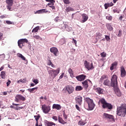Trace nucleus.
Here are the masks:
<instances>
[{
	"mask_svg": "<svg viewBox=\"0 0 126 126\" xmlns=\"http://www.w3.org/2000/svg\"><path fill=\"white\" fill-rule=\"evenodd\" d=\"M46 1L47 2H50V3H51V4H54L55 2V0H46Z\"/></svg>",
	"mask_w": 126,
	"mask_h": 126,
	"instance_id": "42",
	"label": "nucleus"
},
{
	"mask_svg": "<svg viewBox=\"0 0 126 126\" xmlns=\"http://www.w3.org/2000/svg\"><path fill=\"white\" fill-rule=\"evenodd\" d=\"M41 14L44 13H47L48 11H46V9H43L41 10Z\"/></svg>",
	"mask_w": 126,
	"mask_h": 126,
	"instance_id": "49",
	"label": "nucleus"
},
{
	"mask_svg": "<svg viewBox=\"0 0 126 126\" xmlns=\"http://www.w3.org/2000/svg\"><path fill=\"white\" fill-rule=\"evenodd\" d=\"M110 80H108V79H106L104 80V82H103V85H104L105 86H109L110 85Z\"/></svg>",
	"mask_w": 126,
	"mask_h": 126,
	"instance_id": "28",
	"label": "nucleus"
},
{
	"mask_svg": "<svg viewBox=\"0 0 126 126\" xmlns=\"http://www.w3.org/2000/svg\"><path fill=\"white\" fill-rule=\"evenodd\" d=\"M25 100V97L21 94H17L15 97V101L16 102H19V100L24 101Z\"/></svg>",
	"mask_w": 126,
	"mask_h": 126,
	"instance_id": "10",
	"label": "nucleus"
},
{
	"mask_svg": "<svg viewBox=\"0 0 126 126\" xmlns=\"http://www.w3.org/2000/svg\"><path fill=\"white\" fill-rule=\"evenodd\" d=\"M0 76H1V78L4 79L6 77V75L5 74V71H3L1 72L0 74Z\"/></svg>",
	"mask_w": 126,
	"mask_h": 126,
	"instance_id": "25",
	"label": "nucleus"
},
{
	"mask_svg": "<svg viewBox=\"0 0 126 126\" xmlns=\"http://www.w3.org/2000/svg\"><path fill=\"white\" fill-rule=\"evenodd\" d=\"M59 122L62 124H63V118H61L60 116H59Z\"/></svg>",
	"mask_w": 126,
	"mask_h": 126,
	"instance_id": "40",
	"label": "nucleus"
},
{
	"mask_svg": "<svg viewBox=\"0 0 126 126\" xmlns=\"http://www.w3.org/2000/svg\"><path fill=\"white\" fill-rule=\"evenodd\" d=\"M89 17L87 15V14L85 13H83L82 14V21H81V22H82V23H84V22H86L88 20Z\"/></svg>",
	"mask_w": 126,
	"mask_h": 126,
	"instance_id": "14",
	"label": "nucleus"
},
{
	"mask_svg": "<svg viewBox=\"0 0 126 126\" xmlns=\"http://www.w3.org/2000/svg\"><path fill=\"white\" fill-rule=\"evenodd\" d=\"M96 92L99 94H102L103 93V90L101 88H97L96 89Z\"/></svg>",
	"mask_w": 126,
	"mask_h": 126,
	"instance_id": "26",
	"label": "nucleus"
},
{
	"mask_svg": "<svg viewBox=\"0 0 126 126\" xmlns=\"http://www.w3.org/2000/svg\"><path fill=\"white\" fill-rule=\"evenodd\" d=\"M62 108V107L59 104H54L53 105H52V109H56V110H61Z\"/></svg>",
	"mask_w": 126,
	"mask_h": 126,
	"instance_id": "19",
	"label": "nucleus"
},
{
	"mask_svg": "<svg viewBox=\"0 0 126 126\" xmlns=\"http://www.w3.org/2000/svg\"><path fill=\"white\" fill-rule=\"evenodd\" d=\"M72 43H75V44L76 46L77 44V41L74 39V38H72Z\"/></svg>",
	"mask_w": 126,
	"mask_h": 126,
	"instance_id": "51",
	"label": "nucleus"
},
{
	"mask_svg": "<svg viewBox=\"0 0 126 126\" xmlns=\"http://www.w3.org/2000/svg\"><path fill=\"white\" fill-rule=\"evenodd\" d=\"M103 117L106 119H110L114 121V116L108 113H103Z\"/></svg>",
	"mask_w": 126,
	"mask_h": 126,
	"instance_id": "13",
	"label": "nucleus"
},
{
	"mask_svg": "<svg viewBox=\"0 0 126 126\" xmlns=\"http://www.w3.org/2000/svg\"><path fill=\"white\" fill-rule=\"evenodd\" d=\"M60 71V69L58 68L56 70L53 69V70H49L48 72L49 74H50L51 76H52L53 78H55V77L58 76V75L59 74Z\"/></svg>",
	"mask_w": 126,
	"mask_h": 126,
	"instance_id": "5",
	"label": "nucleus"
},
{
	"mask_svg": "<svg viewBox=\"0 0 126 126\" xmlns=\"http://www.w3.org/2000/svg\"><path fill=\"white\" fill-rule=\"evenodd\" d=\"M87 76L84 74H82L76 76V79L79 81H83L86 78Z\"/></svg>",
	"mask_w": 126,
	"mask_h": 126,
	"instance_id": "15",
	"label": "nucleus"
},
{
	"mask_svg": "<svg viewBox=\"0 0 126 126\" xmlns=\"http://www.w3.org/2000/svg\"><path fill=\"white\" fill-rule=\"evenodd\" d=\"M121 36H122V31L119 30V33H118V36L120 37Z\"/></svg>",
	"mask_w": 126,
	"mask_h": 126,
	"instance_id": "55",
	"label": "nucleus"
},
{
	"mask_svg": "<svg viewBox=\"0 0 126 126\" xmlns=\"http://www.w3.org/2000/svg\"><path fill=\"white\" fill-rule=\"evenodd\" d=\"M106 27L107 29H108L110 31H111L113 30V27L110 24L106 25Z\"/></svg>",
	"mask_w": 126,
	"mask_h": 126,
	"instance_id": "35",
	"label": "nucleus"
},
{
	"mask_svg": "<svg viewBox=\"0 0 126 126\" xmlns=\"http://www.w3.org/2000/svg\"><path fill=\"white\" fill-rule=\"evenodd\" d=\"M3 95H7L8 92H4L3 93Z\"/></svg>",
	"mask_w": 126,
	"mask_h": 126,
	"instance_id": "61",
	"label": "nucleus"
},
{
	"mask_svg": "<svg viewBox=\"0 0 126 126\" xmlns=\"http://www.w3.org/2000/svg\"><path fill=\"white\" fill-rule=\"evenodd\" d=\"M117 115L120 117H125L126 115V105L123 104L117 108Z\"/></svg>",
	"mask_w": 126,
	"mask_h": 126,
	"instance_id": "1",
	"label": "nucleus"
},
{
	"mask_svg": "<svg viewBox=\"0 0 126 126\" xmlns=\"http://www.w3.org/2000/svg\"><path fill=\"white\" fill-rule=\"evenodd\" d=\"M39 29V26L35 27L32 31V32H37Z\"/></svg>",
	"mask_w": 126,
	"mask_h": 126,
	"instance_id": "32",
	"label": "nucleus"
},
{
	"mask_svg": "<svg viewBox=\"0 0 126 126\" xmlns=\"http://www.w3.org/2000/svg\"><path fill=\"white\" fill-rule=\"evenodd\" d=\"M102 36V34L99 32H96V33H95V40H96V42H97V41L101 38V37Z\"/></svg>",
	"mask_w": 126,
	"mask_h": 126,
	"instance_id": "18",
	"label": "nucleus"
},
{
	"mask_svg": "<svg viewBox=\"0 0 126 126\" xmlns=\"http://www.w3.org/2000/svg\"><path fill=\"white\" fill-rule=\"evenodd\" d=\"M4 69V66H2L0 68V71Z\"/></svg>",
	"mask_w": 126,
	"mask_h": 126,
	"instance_id": "64",
	"label": "nucleus"
},
{
	"mask_svg": "<svg viewBox=\"0 0 126 126\" xmlns=\"http://www.w3.org/2000/svg\"><path fill=\"white\" fill-rule=\"evenodd\" d=\"M34 117L35 118V121H36V122H38L40 117V115H38L37 116H34Z\"/></svg>",
	"mask_w": 126,
	"mask_h": 126,
	"instance_id": "38",
	"label": "nucleus"
},
{
	"mask_svg": "<svg viewBox=\"0 0 126 126\" xmlns=\"http://www.w3.org/2000/svg\"><path fill=\"white\" fill-rule=\"evenodd\" d=\"M3 38V33L0 32V40H2Z\"/></svg>",
	"mask_w": 126,
	"mask_h": 126,
	"instance_id": "57",
	"label": "nucleus"
},
{
	"mask_svg": "<svg viewBox=\"0 0 126 126\" xmlns=\"http://www.w3.org/2000/svg\"><path fill=\"white\" fill-rule=\"evenodd\" d=\"M106 19L108 21H112V17L111 16H107L106 17Z\"/></svg>",
	"mask_w": 126,
	"mask_h": 126,
	"instance_id": "43",
	"label": "nucleus"
},
{
	"mask_svg": "<svg viewBox=\"0 0 126 126\" xmlns=\"http://www.w3.org/2000/svg\"><path fill=\"white\" fill-rule=\"evenodd\" d=\"M105 39H106V40L107 41V42H110V39H111V38H110V36H109V35H105Z\"/></svg>",
	"mask_w": 126,
	"mask_h": 126,
	"instance_id": "39",
	"label": "nucleus"
},
{
	"mask_svg": "<svg viewBox=\"0 0 126 126\" xmlns=\"http://www.w3.org/2000/svg\"><path fill=\"white\" fill-rule=\"evenodd\" d=\"M33 37L36 40H42V38L39 35H34Z\"/></svg>",
	"mask_w": 126,
	"mask_h": 126,
	"instance_id": "36",
	"label": "nucleus"
},
{
	"mask_svg": "<svg viewBox=\"0 0 126 126\" xmlns=\"http://www.w3.org/2000/svg\"><path fill=\"white\" fill-rule=\"evenodd\" d=\"M11 83V81L10 80H8V82L6 83L7 86H9V85Z\"/></svg>",
	"mask_w": 126,
	"mask_h": 126,
	"instance_id": "54",
	"label": "nucleus"
},
{
	"mask_svg": "<svg viewBox=\"0 0 126 126\" xmlns=\"http://www.w3.org/2000/svg\"><path fill=\"white\" fill-rule=\"evenodd\" d=\"M123 18H124V16H121L119 18V19L122 22V21H123Z\"/></svg>",
	"mask_w": 126,
	"mask_h": 126,
	"instance_id": "58",
	"label": "nucleus"
},
{
	"mask_svg": "<svg viewBox=\"0 0 126 126\" xmlns=\"http://www.w3.org/2000/svg\"><path fill=\"white\" fill-rule=\"evenodd\" d=\"M35 14H42L41 10L36 11Z\"/></svg>",
	"mask_w": 126,
	"mask_h": 126,
	"instance_id": "53",
	"label": "nucleus"
},
{
	"mask_svg": "<svg viewBox=\"0 0 126 126\" xmlns=\"http://www.w3.org/2000/svg\"><path fill=\"white\" fill-rule=\"evenodd\" d=\"M64 29L68 32H70L71 30V28H69L67 25H64Z\"/></svg>",
	"mask_w": 126,
	"mask_h": 126,
	"instance_id": "34",
	"label": "nucleus"
},
{
	"mask_svg": "<svg viewBox=\"0 0 126 126\" xmlns=\"http://www.w3.org/2000/svg\"><path fill=\"white\" fill-rule=\"evenodd\" d=\"M82 84H83V87L85 90H87L88 88L89 84H88V81L87 80L82 82Z\"/></svg>",
	"mask_w": 126,
	"mask_h": 126,
	"instance_id": "20",
	"label": "nucleus"
},
{
	"mask_svg": "<svg viewBox=\"0 0 126 126\" xmlns=\"http://www.w3.org/2000/svg\"><path fill=\"white\" fill-rule=\"evenodd\" d=\"M37 90H38V87H36L32 89H28V91L31 93H34L37 91Z\"/></svg>",
	"mask_w": 126,
	"mask_h": 126,
	"instance_id": "21",
	"label": "nucleus"
},
{
	"mask_svg": "<svg viewBox=\"0 0 126 126\" xmlns=\"http://www.w3.org/2000/svg\"><path fill=\"white\" fill-rule=\"evenodd\" d=\"M99 102L102 104V107L103 109H108V110H111L112 109V105L106 102L105 99L102 98L99 100Z\"/></svg>",
	"mask_w": 126,
	"mask_h": 126,
	"instance_id": "3",
	"label": "nucleus"
},
{
	"mask_svg": "<svg viewBox=\"0 0 126 126\" xmlns=\"http://www.w3.org/2000/svg\"><path fill=\"white\" fill-rule=\"evenodd\" d=\"M52 64V63L51 61L50 60H49V63H48V65H51Z\"/></svg>",
	"mask_w": 126,
	"mask_h": 126,
	"instance_id": "60",
	"label": "nucleus"
},
{
	"mask_svg": "<svg viewBox=\"0 0 126 126\" xmlns=\"http://www.w3.org/2000/svg\"><path fill=\"white\" fill-rule=\"evenodd\" d=\"M52 119H53L55 121H58V117L55 116L52 117Z\"/></svg>",
	"mask_w": 126,
	"mask_h": 126,
	"instance_id": "50",
	"label": "nucleus"
},
{
	"mask_svg": "<svg viewBox=\"0 0 126 126\" xmlns=\"http://www.w3.org/2000/svg\"><path fill=\"white\" fill-rule=\"evenodd\" d=\"M85 125V123L82 120H80L78 122V125L84 126Z\"/></svg>",
	"mask_w": 126,
	"mask_h": 126,
	"instance_id": "37",
	"label": "nucleus"
},
{
	"mask_svg": "<svg viewBox=\"0 0 126 126\" xmlns=\"http://www.w3.org/2000/svg\"><path fill=\"white\" fill-rule=\"evenodd\" d=\"M63 2L65 4H69L70 3L69 0H63Z\"/></svg>",
	"mask_w": 126,
	"mask_h": 126,
	"instance_id": "46",
	"label": "nucleus"
},
{
	"mask_svg": "<svg viewBox=\"0 0 126 126\" xmlns=\"http://www.w3.org/2000/svg\"><path fill=\"white\" fill-rule=\"evenodd\" d=\"M114 5V4L112 3V2L110 3H107L104 4L105 8L108 9L109 7H112Z\"/></svg>",
	"mask_w": 126,
	"mask_h": 126,
	"instance_id": "22",
	"label": "nucleus"
},
{
	"mask_svg": "<svg viewBox=\"0 0 126 126\" xmlns=\"http://www.w3.org/2000/svg\"><path fill=\"white\" fill-rule=\"evenodd\" d=\"M6 23L8 25H11L12 24V22L10 21L7 20L6 21Z\"/></svg>",
	"mask_w": 126,
	"mask_h": 126,
	"instance_id": "52",
	"label": "nucleus"
},
{
	"mask_svg": "<svg viewBox=\"0 0 126 126\" xmlns=\"http://www.w3.org/2000/svg\"><path fill=\"white\" fill-rule=\"evenodd\" d=\"M118 64V62H115L114 63H113L112 65L111 66H110V69L112 70L114 69V67H116L117 66Z\"/></svg>",
	"mask_w": 126,
	"mask_h": 126,
	"instance_id": "24",
	"label": "nucleus"
},
{
	"mask_svg": "<svg viewBox=\"0 0 126 126\" xmlns=\"http://www.w3.org/2000/svg\"><path fill=\"white\" fill-rule=\"evenodd\" d=\"M83 88L81 86H77L75 88V90L76 91H80L81 90H83Z\"/></svg>",
	"mask_w": 126,
	"mask_h": 126,
	"instance_id": "31",
	"label": "nucleus"
},
{
	"mask_svg": "<svg viewBox=\"0 0 126 126\" xmlns=\"http://www.w3.org/2000/svg\"><path fill=\"white\" fill-rule=\"evenodd\" d=\"M75 100H76V103H77V104H78L79 105H81L82 104V97L78 96L76 97Z\"/></svg>",
	"mask_w": 126,
	"mask_h": 126,
	"instance_id": "16",
	"label": "nucleus"
},
{
	"mask_svg": "<svg viewBox=\"0 0 126 126\" xmlns=\"http://www.w3.org/2000/svg\"><path fill=\"white\" fill-rule=\"evenodd\" d=\"M85 102L88 104V111H92L94 109L95 107V104L93 102V100L90 99L89 97H86L85 99Z\"/></svg>",
	"mask_w": 126,
	"mask_h": 126,
	"instance_id": "2",
	"label": "nucleus"
},
{
	"mask_svg": "<svg viewBox=\"0 0 126 126\" xmlns=\"http://www.w3.org/2000/svg\"><path fill=\"white\" fill-rule=\"evenodd\" d=\"M33 82L35 84H37L39 83L38 80H37V79H34V80H33Z\"/></svg>",
	"mask_w": 126,
	"mask_h": 126,
	"instance_id": "48",
	"label": "nucleus"
},
{
	"mask_svg": "<svg viewBox=\"0 0 126 126\" xmlns=\"http://www.w3.org/2000/svg\"><path fill=\"white\" fill-rule=\"evenodd\" d=\"M126 76V71L124 66L121 67V76L124 77Z\"/></svg>",
	"mask_w": 126,
	"mask_h": 126,
	"instance_id": "17",
	"label": "nucleus"
},
{
	"mask_svg": "<svg viewBox=\"0 0 126 126\" xmlns=\"http://www.w3.org/2000/svg\"><path fill=\"white\" fill-rule=\"evenodd\" d=\"M106 79H108V76H107V75H103L101 76V77L100 79V82H102Z\"/></svg>",
	"mask_w": 126,
	"mask_h": 126,
	"instance_id": "29",
	"label": "nucleus"
},
{
	"mask_svg": "<svg viewBox=\"0 0 126 126\" xmlns=\"http://www.w3.org/2000/svg\"><path fill=\"white\" fill-rule=\"evenodd\" d=\"M50 52L53 54L55 56H58L59 53V50L58 48L55 47H51L50 49Z\"/></svg>",
	"mask_w": 126,
	"mask_h": 126,
	"instance_id": "12",
	"label": "nucleus"
},
{
	"mask_svg": "<svg viewBox=\"0 0 126 126\" xmlns=\"http://www.w3.org/2000/svg\"><path fill=\"white\" fill-rule=\"evenodd\" d=\"M63 73H62V75L59 77V79H62L63 77Z\"/></svg>",
	"mask_w": 126,
	"mask_h": 126,
	"instance_id": "63",
	"label": "nucleus"
},
{
	"mask_svg": "<svg viewBox=\"0 0 126 126\" xmlns=\"http://www.w3.org/2000/svg\"><path fill=\"white\" fill-rule=\"evenodd\" d=\"M72 9V8L71 7H70L68 6V7H67L66 8L65 10H66V12H69L70 11H71Z\"/></svg>",
	"mask_w": 126,
	"mask_h": 126,
	"instance_id": "44",
	"label": "nucleus"
},
{
	"mask_svg": "<svg viewBox=\"0 0 126 126\" xmlns=\"http://www.w3.org/2000/svg\"><path fill=\"white\" fill-rule=\"evenodd\" d=\"M110 86L113 88H116L118 86V77L116 75L114 74L112 76L111 81L110 82Z\"/></svg>",
	"mask_w": 126,
	"mask_h": 126,
	"instance_id": "4",
	"label": "nucleus"
},
{
	"mask_svg": "<svg viewBox=\"0 0 126 126\" xmlns=\"http://www.w3.org/2000/svg\"><path fill=\"white\" fill-rule=\"evenodd\" d=\"M115 94L117 95V96L120 97L121 95V93L120 90L119 89H116L115 90Z\"/></svg>",
	"mask_w": 126,
	"mask_h": 126,
	"instance_id": "23",
	"label": "nucleus"
},
{
	"mask_svg": "<svg viewBox=\"0 0 126 126\" xmlns=\"http://www.w3.org/2000/svg\"><path fill=\"white\" fill-rule=\"evenodd\" d=\"M56 126V124L53 122H47L46 123V126Z\"/></svg>",
	"mask_w": 126,
	"mask_h": 126,
	"instance_id": "33",
	"label": "nucleus"
},
{
	"mask_svg": "<svg viewBox=\"0 0 126 126\" xmlns=\"http://www.w3.org/2000/svg\"><path fill=\"white\" fill-rule=\"evenodd\" d=\"M65 88V91H66L68 94H71L74 91V88L72 86H66Z\"/></svg>",
	"mask_w": 126,
	"mask_h": 126,
	"instance_id": "11",
	"label": "nucleus"
},
{
	"mask_svg": "<svg viewBox=\"0 0 126 126\" xmlns=\"http://www.w3.org/2000/svg\"><path fill=\"white\" fill-rule=\"evenodd\" d=\"M76 108L77 110H78V111H81L80 107L78 106L77 105H76Z\"/></svg>",
	"mask_w": 126,
	"mask_h": 126,
	"instance_id": "56",
	"label": "nucleus"
},
{
	"mask_svg": "<svg viewBox=\"0 0 126 126\" xmlns=\"http://www.w3.org/2000/svg\"><path fill=\"white\" fill-rule=\"evenodd\" d=\"M50 8H52V10L55 9V6H50Z\"/></svg>",
	"mask_w": 126,
	"mask_h": 126,
	"instance_id": "62",
	"label": "nucleus"
},
{
	"mask_svg": "<svg viewBox=\"0 0 126 126\" xmlns=\"http://www.w3.org/2000/svg\"><path fill=\"white\" fill-rule=\"evenodd\" d=\"M100 56H101L102 57L105 58V57H106V54L105 53L102 52V53H100Z\"/></svg>",
	"mask_w": 126,
	"mask_h": 126,
	"instance_id": "47",
	"label": "nucleus"
},
{
	"mask_svg": "<svg viewBox=\"0 0 126 126\" xmlns=\"http://www.w3.org/2000/svg\"><path fill=\"white\" fill-rule=\"evenodd\" d=\"M54 4H52V3H48V5L49 6V7H50V6H54Z\"/></svg>",
	"mask_w": 126,
	"mask_h": 126,
	"instance_id": "59",
	"label": "nucleus"
},
{
	"mask_svg": "<svg viewBox=\"0 0 126 126\" xmlns=\"http://www.w3.org/2000/svg\"><path fill=\"white\" fill-rule=\"evenodd\" d=\"M68 71L70 74V76H71V77L73 78L74 77V73L72 69L71 68H69Z\"/></svg>",
	"mask_w": 126,
	"mask_h": 126,
	"instance_id": "30",
	"label": "nucleus"
},
{
	"mask_svg": "<svg viewBox=\"0 0 126 126\" xmlns=\"http://www.w3.org/2000/svg\"><path fill=\"white\" fill-rule=\"evenodd\" d=\"M41 109L44 114H47L51 110V106H47L45 104L42 105Z\"/></svg>",
	"mask_w": 126,
	"mask_h": 126,
	"instance_id": "9",
	"label": "nucleus"
},
{
	"mask_svg": "<svg viewBox=\"0 0 126 126\" xmlns=\"http://www.w3.org/2000/svg\"><path fill=\"white\" fill-rule=\"evenodd\" d=\"M61 20V19H60V17L57 16L56 18L55 19V22H59Z\"/></svg>",
	"mask_w": 126,
	"mask_h": 126,
	"instance_id": "41",
	"label": "nucleus"
},
{
	"mask_svg": "<svg viewBox=\"0 0 126 126\" xmlns=\"http://www.w3.org/2000/svg\"><path fill=\"white\" fill-rule=\"evenodd\" d=\"M20 81L22 83H26V79H20Z\"/></svg>",
	"mask_w": 126,
	"mask_h": 126,
	"instance_id": "45",
	"label": "nucleus"
},
{
	"mask_svg": "<svg viewBox=\"0 0 126 126\" xmlns=\"http://www.w3.org/2000/svg\"><path fill=\"white\" fill-rule=\"evenodd\" d=\"M85 67L88 70H92L94 69V67L93 66V63H89L87 61H85L84 62Z\"/></svg>",
	"mask_w": 126,
	"mask_h": 126,
	"instance_id": "7",
	"label": "nucleus"
},
{
	"mask_svg": "<svg viewBox=\"0 0 126 126\" xmlns=\"http://www.w3.org/2000/svg\"><path fill=\"white\" fill-rule=\"evenodd\" d=\"M14 0H6L5 2L7 4L6 7L9 11H12V6L13 5Z\"/></svg>",
	"mask_w": 126,
	"mask_h": 126,
	"instance_id": "8",
	"label": "nucleus"
},
{
	"mask_svg": "<svg viewBox=\"0 0 126 126\" xmlns=\"http://www.w3.org/2000/svg\"><path fill=\"white\" fill-rule=\"evenodd\" d=\"M29 40L27 38H21L19 39L18 41V46L22 49L25 46V43H28Z\"/></svg>",
	"mask_w": 126,
	"mask_h": 126,
	"instance_id": "6",
	"label": "nucleus"
},
{
	"mask_svg": "<svg viewBox=\"0 0 126 126\" xmlns=\"http://www.w3.org/2000/svg\"><path fill=\"white\" fill-rule=\"evenodd\" d=\"M17 56L19 58H20L23 61H26V58L21 53H18L17 54Z\"/></svg>",
	"mask_w": 126,
	"mask_h": 126,
	"instance_id": "27",
	"label": "nucleus"
}]
</instances>
